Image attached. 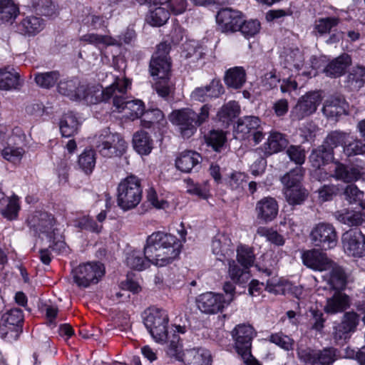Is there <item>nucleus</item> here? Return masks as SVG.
Here are the masks:
<instances>
[{"label":"nucleus","mask_w":365,"mask_h":365,"mask_svg":"<svg viewBox=\"0 0 365 365\" xmlns=\"http://www.w3.org/2000/svg\"><path fill=\"white\" fill-rule=\"evenodd\" d=\"M181 248L182 243L175 235L158 231L148 237L144 250L152 264L164 267L179 256Z\"/></svg>","instance_id":"f257e3e1"},{"label":"nucleus","mask_w":365,"mask_h":365,"mask_svg":"<svg viewBox=\"0 0 365 365\" xmlns=\"http://www.w3.org/2000/svg\"><path fill=\"white\" fill-rule=\"evenodd\" d=\"M303 264L308 268L318 272H327L323 277L334 289H342L346 284L343 269L330 259L326 253L317 249L306 250L302 254Z\"/></svg>","instance_id":"f03ea898"},{"label":"nucleus","mask_w":365,"mask_h":365,"mask_svg":"<svg viewBox=\"0 0 365 365\" xmlns=\"http://www.w3.org/2000/svg\"><path fill=\"white\" fill-rule=\"evenodd\" d=\"M116 93L113 97V104L115 110L122 113L123 117L134 120L143 115L145 106L142 101L138 99L127 100L125 95L131 86L129 79L125 77L115 78Z\"/></svg>","instance_id":"7ed1b4c3"},{"label":"nucleus","mask_w":365,"mask_h":365,"mask_svg":"<svg viewBox=\"0 0 365 365\" xmlns=\"http://www.w3.org/2000/svg\"><path fill=\"white\" fill-rule=\"evenodd\" d=\"M209 112L210 107L207 105H204L199 113L190 108L177 110L172 112L170 120L178 127L184 138H189L195 133L197 126L208 119Z\"/></svg>","instance_id":"20e7f679"},{"label":"nucleus","mask_w":365,"mask_h":365,"mask_svg":"<svg viewBox=\"0 0 365 365\" xmlns=\"http://www.w3.org/2000/svg\"><path fill=\"white\" fill-rule=\"evenodd\" d=\"M143 189L140 180L129 175L121 180L117 188V203L124 211L135 208L141 201Z\"/></svg>","instance_id":"39448f33"},{"label":"nucleus","mask_w":365,"mask_h":365,"mask_svg":"<svg viewBox=\"0 0 365 365\" xmlns=\"http://www.w3.org/2000/svg\"><path fill=\"white\" fill-rule=\"evenodd\" d=\"M20 133L19 129L14 132L0 125V153L5 160L12 163H19L25 153L21 146L23 136Z\"/></svg>","instance_id":"423d86ee"},{"label":"nucleus","mask_w":365,"mask_h":365,"mask_svg":"<svg viewBox=\"0 0 365 365\" xmlns=\"http://www.w3.org/2000/svg\"><path fill=\"white\" fill-rule=\"evenodd\" d=\"M97 152L105 158H114L122 155L126 150L127 143L118 133H113L108 130H103L95 136L93 142Z\"/></svg>","instance_id":"0eeeda50"},{"label":"nucleus","mask_w":365,"mask_h":365,"mask_svg":"<svg viewBox=\"0 0 365 365\" xmlns=\"http://www.w3.org/2000/svg\"><path fill=\"white\" fill-rule=\"evenodd\" d=\"M168 322L167 312L163 309L152 308L144 313V325L158 343H163L167 339Z\"/></svg>","instance_id":"6e6552de"},{"label":"nucleus","mask_w":365,"mask_h":365,"mask_svg":"<svg viewBox=\"0 0 365 365\" xmlns=\"http://www.w3.org/2000/svg\"><path fill=\"white\" fill-rule=\"evenodd\" d=\"M317 58H312V69L307 71L304 68V56L298 48H289L285 49L281 55V63L285 69H289L297 75H302L307 78H311L317 74L318 66L317 65Z\"/></svg>","instance_id":"1a4fd4ad"},{"label":"nucleus","mask_w":365,"mask_h":365,"mask_svg":"<svg viewBox=\"0 0 365 365\" xmlns=\"http://www.w3.org/2000/svg\"><path fill=\"white\" fill-rule=\"evenodd\" d=\"M72 273L75 283L78 287L86 288L100 281L105 274V267L100 262H87L79 264Z\"/></svg>","instance_id":"9d476101"},{"label":"nucleus","mask_w":365,"mask_h":365,"mask_svg":"<svg viewBox=\"0 0 365 365\" xmlns=\"http://www.w3.org/2000/svg\"><path fill=\"white\" fill-rule=\"evenodd\" d=\"M170 45L165 42L158 46L150 62V72L153 77L160 80L168 78L170 73V61L168 57Z\"/></svg>","instance_id":"9b49d317"},{"label":"nucleus","mask_w":365,"mask_h":365,"mask_svg":"<svg viewBox=\"0 0 365 365\" xmlns=\"http://www.w3.org/2000/svg\"><path fill=\"white\" fill-rule=\"evenodd\" d=\"M255 335L254 328L245 324L237 325L232 331L234 347L242 359H247L251 356L252 341Z\"/></svg>","instance_id":"f8f14e48"},{"label":"nucleus","mask_w":365,"mask_h":365,"mask_svg":"<svg viewBox=\"0 0 365 365\" xmlns=\"http://www.w3.org/2000/svg\"><path fill=\"white\" fill-rule=\"evenodd\" d=\"M309 239L315 247L328 250L336 245L337 234L331 224L319 222L312 227Z\"/></svg>","instance_id":"ddd939ff"},{"label":"nucleus","mask_w":365,"mask_h":365,"mask_svg":"<svg viewBox=\"0 0 365 365\" xmlns=\"http://www.w3.org/2000/svg\"><path fill=\"white\" fill-rule=\"evenodd\" d=\"M115 78H113V83L104 89L100 85H87L83 83V86H81L78 100H83L88 104H96L99 102L108 101L113 98V95L116 93Z\"/></svg>","instance_id":"4468645a"},{"label":"nucleus","mask_w":365,"mask_h":365,"mask_svg":"<svg viewBox=\"0 0 365 365\" xmlns=\"http://www.w3.org/2000/svg\"><path fill=\"white\" fill-rule=\"evenodd\" d=\"M231 298L224 299V294L207 292L197 296L196 304L201 312L215 314L222 312L230 304Z\"/></svg>","instance_id":"2eb2a0df"},{"label":"nucleus","mask_w":365,"mask_h":365,"mask_svg":"<svg viewBox=\"0 0 365 365\" xmlns=\"http://www.w3.org/2000/svg\"><path fill=\"white\" fill-rule=\"evenodd\" d=\"M322 101L319 91L307 93L302 96L291 111V117L294 120H299L314 113Z\"/></svg>","instance_id":"dca6fc26"},{"label":"nucleus","mask_w":365,"mask_h":365,"mask_svg":"<svg viewBox=\"0 0 365 365\" xmlns=\"http://www.w3.org/2000/svg\"><path fill=\"white\" fill-rule=\"evenodd\" d=\"M28 223L31 228L39 235H45L49 239L56 235L58 229L54 227L55 220L52 215L43 211L34 212L29 218Z\"/></svg>","instance_id":"f3484780"},{"label":"nucleus","mask_w":365,"mask_h":365,"mask_svg":"<svg viewBox=\"0 0 365 365\" xmlns=\"http://www.w3.org/2000/svg\"><path fill=\"white\" fill-rule=\"evenodd\" d=\"M344 251L353 257L365 255V236L358 228L351 229L342 235Z\"/></svg>","instance_id":"a211bd4d"},{"label":"nucleus","mask_w":365,"mask_h":365,"mask_svg":"<svg viewBox=\"0 0 365 365\" xmlns=\"http://www.w3.org/2000/svg\"><path fill=\"white\" fill-rule=\"evenodd\" d=\"M216 21L222 32L233 33L239 30L242 18L240 11L226 8L218 11Z\"/></svg>","instance_id":"6ab92c4d"},{"label":"nucleus","mask_w":365,"mask_h":365,"mask_svg":"<svg viewBox=\"0 0 365 365\" xmlns=\"http://www.w3.org/2000/svg\"><path fill=\"white\" fill-rule=\"evenodd\" d=\"M279 205L272 197H264L259 200L255 207L257 218L265 223L273 221L277 216Z\"/></svg>","instance_id":"aec40b11"},{"label":"nucleus","mask_w":365,"mask_h":365,"mask_svg":"<svg viewBox=\"0 0 365 365\" xmlns=\"http://www.w3.org/2000/svg\"><path fill=\"white\" fill-rule=\"evenodd\" d=\"M334 171V178L346 183L355 182L364 174L363 168L359 166H347L339 162H335L329 169Z\"/></svg>","instance_id":"412c9836"},{"label":"nucleus","mask_w":365,"mask_h":365,"mask_svg":"<svg viewBox=\"0 0 365 365\" xmlns=\"http://www.w3.org/2000/svg\"><path fill=\"white\" fill-rule=\"evenodd\" d=\"M173 331V338L168 341L165 349L166 356L171 360L184 363L185 349H182L180 339L175 333L184 334L185 332V327L180 325L175 326Z\"/></svg>","instance_id":"4be33fe9"},{"label":"nucleus","mask_w":365,"mask_h":365,"mask_svg":"<svg viewBox=\"0 0 365 365\" xmlns=\"http://www.w3.org/2000/svg\"><path fill=\"white\" fill-rule=\"evenodd\" d=\"M211 250L220 261L229 257L234 251L230 237L225 233H217L212 240Z\"/></svg>","instance_id":"5701e85b"},{"label":"nucleus","mask_w":365,"mask_h":365,"mask_svg":"<svg viewBox=\"0 0 365 365\" xmlns=\"http://www.w3.org/2000/svg\"><path fill=\"white\" fill-rule=\"evenodd\" d=\"M20 208L19 198L17 195L7 197L0 189V212L4 217L9 220H16Z\"/></svg>","instance_id":"b1692460"},{"label":"nucleus","mask_w":365,"mask_h":365,"mask_svg":"<svg viewBox=\"0 0 365 365\" xmlns=\"http://www.w3.org/2000/svg\"><path fill=\"white\" fill-rule=\"evenodd\" d=\"M185 365H212V356L210 351L203 347L185 349Z\"/></svg>","instance_id":"393cba45"},{"label":"nucleus","mask_w":365,"mask_h":365,"mask_svg":"<svg viewBox=\"0 0 365 365\" xmlns=\"http://www.w3.org/2000/svg\"><path fill=\"white\" fill-rule=\"evenodd\" d=\"M45 27L44 21L38 16H27L17 25L18 31L25 36H34Z\"/></svg>","instance_id":"a878e982"},{"label":"nucleus","mask_w":365,"mask_h":365,"mask_svg":"<svg viewBox=\"0 0 365 365\" xmlns=\"http://www.w3.org/2000/svg\"><path fill=\"white\" fill-rule=\"evenodd\" d=\"M322 112L327 118H334L346 114L348 103L341 96H331L325 101Z\"/></svg>","instance_id":"bb28decb"},{"label":"nucleus","mask_w":365,"mask_h":365,"mask_svg":"<svg viewBox=\"0 0 365 365\" xmlns=\"http://www.w3.org/2000/svg\"><path fill=\"white\" fill-rule=\"evenodd\" d=\"M202 160L200 155L192 150H185L179 155L175 160L177 168L184 173H190L197 166Z\"/></svg>","instance_id":"cd10ccee"},{"label":"nucleus","mask_w":365,"mask_h":365,"mask_svg":"<svg viewBox=\"0 0 365 365\" xmlns=\"http://www.w3.org/2000/svg\"><path fill=\"white\" fill-rule=\"evenodd\" d=\"M351 63L348 54H342L330 61L323 69L327 76L336 78L343 75Z\"/></svg>","instance_id":"c85d7f7f"},{"label":"nucleus","mask_w":365,"mask_h":365,"mask_svg":"<svg viewBox=\"0 0 365 365\" xmlns=\"http://www.w3.org/2000/svg\"><path fill=\"white\" fill-rule=\"evenodd\" d=\"M20 85V76L15 68L11 66L0 68V90L17 89Z\"/></svg>","instance_id":"c756f323"},{"label":"nucleus","mask_w":365,"mask_h":365,"mask_svg":"<svg viewBox=\"0 0 365 365\" xmlns=\"http://www.w3.org/2000/svg\"><path fill=\"white\" fill-rule=\"evenodd\" d=\"M287 144L288 141L284 135L277 131H272L263 145V150L265 155H271L284 149Z\"/></svg>","instance_id":"7c9ffc66"},{"label":"nucleus","mask_w":365,"mask_h":365,"mask_svg":"<svg viewBox=\"0 0 365 365\" xmlns=\"http://www.w3.org/2000/svg\"><path fill=\"white\" fill-rule=\"evenodd\" d=\"M82 83L78 78L64 79L58 84V91L72 101H78Z\"/></svg>","instance_id":"2f4dec72"},{"label":"nucleus","mask_w":365,"mask_h":365,"mask_svg":"<svg viewBox=\"0 0 365 365\" xmlns=\"http://www.w3.org/2000/svg\"><path fill=\"white\" fill-rule=\"evenodd\" d=\"M133 145L135 150L141 155H148L153 149V140L148 133L140 130L134 133Z\"/></svg>","instance_id":"473e14b6"},{"label":"nucleus","mask_w":365,"mask_h":365,"mask_svg":"<svg viewBox=\"0 0 365 365\" xmlns=\"http://www.w3.org/2000/svg\"><path fill=\"white\" fill-rule=\"evenodd\" d=\"M79 126L80 123L76 115L72 112L65 113L61 117L59 122V128L61 135L66 138L75 135Z\"/></svg>","instance_id":"72a5a7b5"},{"label":"nucleus","mask_w":365,"mask_h":365,"mask_svg":"<svg viewBox=\"0 0 365 365\" xmlns=\"http://www.w3.org/2000/svg\"><path fill=\"white\" fill-rule=\"evenodd\" d=\"M225 83L235 89L241 88L246 81V73L243 67L235 66L228 69L225 76Z\"/></svg>","instance_id":"f704fd0d"},{"label":"nucleus","mask_w":365,"mask_h":365,"mask_svg":"<svg viewBox=\"0 0 365 365\" xmlns=\"http://www.w3.org/2000/svg\"><path fill=\"white\" fill-rule=\"evenodd\" d=\"M334 158V151L330 148L320 145L312 150L309 155V161L314 168H319L325 165Z\"/></svg>","instance_id":"c9c22d12"},{"label":"nucleus","mask_w":365,"mask_h":365,"mask_svg":"<svg viewBox=\"0 0 365 365\" xmlns=\"http://www.w3.org/2000/svg\"><path fill=\"white\" fill-rule=\"evenodd\" d=\"M164 6L165 4L149 8V13L146 18L149 24L153 26H161L167 22L170 17V11Z\"/></svg>","instance_id":"e433bc0d"},{"label":"nucleus","mask_w":365,"mask_h":365,"mask_svg":"<svg viewBox=\"0 0 365 365\" xmlns=\"http://www.w3.org/2000/svg\"><path fill=\"white\" fill-rule=\"evenodd\" d=\"M261 121L258 117L245 116L239 120L236 132L237 134H241L240 138H246L256 129H259Z\"/></svg>","instance_id":"4c0bfd02"},{"label":"nucleus","mask_w":365,"mask_h":365,"mask_svg":"<svg viewBox=\"0 0 365 365\" xmlns=\"http://www.w3.org/2000/svg\"><path fill=\"white\" fill-rule=\"evenodd\" d=\"M125 261L128 267L138 271L145 269L152 264L151 261L145 256L144 250L143 253L136 250L128 252Z\"/></svg>","instance_id":"58836bf2"},{"label":"nucleus","mask_w":365,"mask_h":365,"mask_svg":"<svg viewBox=\"0 0 365 365\" xmlns=\"http://www.w3.org/2000/svg\"><path fill=\"white\" fill-rule=\"evenodd\" d=\"M19 14V8L13 0H0V23H12Z\"/></svg>","instance_id":"ea45409f"},{"label":"nucleus","mask_w":365,"mask_h":365,"mask_svg":"<svg viewBox=\"0 0 365 365\" xmlns=\"http://www.w3.org/2000/svg\"><path fill=\"white\" fill-rule=\"evenodd\" d=\"M348 306V297L341 293H336L332 297L327 299L324 311L327 314H334L343 312Z\"/></svg>","instance_id":"a19ab883"},{"label":"nucleus","mask_w":365,"mask_h":365,"mask_svg":"<svg viewBox=\"0 0 365 365\" xmlns=\"http://www.w3.org/2000/svg\"><path fill=\"white\" fill-rule=\"evenodd\" d=\"M282 191L286 201L290 205H301L308 196V192L303 185L283 188Z\"/></svg>","instance_id":"79ce46f5"},{"label":"nucleus","mask_w":365,"mask_h":365,"mask_svg":"<svg viewBox=\"0 0 365 365\" xmlns=\"http://www.w3.org/2000/svg\"><path fill=\"white\" fill-rule=\"evenodd\" d=\"M334 217L339 222L349 226H357L365 221V215L353 210L337 211L334 213Z\"/></svg>","instance_id":"37998d69"},{"label":"nucleus","mask_w":365,"mask_h":365,"mask_svg":"<svg viewBox=\"0 0 365 365\" xmlns=\"http://www.w3.org/2000/svg\"><path fill=\"white\" fill-rule=\"evenodd\" d=\"M304 174V170L301 166H297L284 174L280 181L283 188L293 187L294 186H302V182Z\"/></svg>","instance_id":"c03bdc74"},{"label":"nucleus","mask_w":365,"mask_h":365,"mask_svg":"<svg viewBox=\"0 0 365 365\" xmlns=\"http://www.w3.org/2000/svg\"><path fill=\"white\" fill-rule=\"evenodd\" d=\"M80 41L94 45L96 47L113 46L118 42L115 38L108 35H100L93 33H89L83 35Z\"/></svg>","instance_id":"a18cd8bd"},{"label":"nucleus","mask_w":365,"mask_h":365,"mask_svg":"<svg viewBox=\"0 0 365 365\" xmlns=\"http://www.w3.org/2000/svg\"><path fill=\"white\" fill-rule=\"evenodd\" d=\"M228 274L235 283L243 284L250 279V272L247 267L240 268L234 260L229 261Z\"/></svg>","instance_id":"49530a36"},{"label":"nucleus","mask_w":365,"mask_h":365,"mask_svg":"<svg viewBox=\"0 0 365 365\" xmlns=\"http://www.w3.org/2000/svg\"><path fill=\"white\" fill-rule=\"evenodd\" d=\"M349 138V134L339 130H334L327 135L322 145L327 147V148H330L334 151V148L339 145L344 146L346 142V140Z\"/></svg>","instance_id":"de8ad7c7"},{"label":"nucleus","mask_w":365,"mask_h":365,"mask_svg":"<svg viewBox=\"0 0 365 365\" xmlns=\"http://www.w3.org/2000/svg\"><path fill=\"white\" fill-rule=\"evenodd\" d=\"M240 113V106L236 101H229L217 113L218 118L223 123H229Z\"/></svg>","instance_id":"09e8293b"},{"label":"nucleus","mask_w":365,"mask_h":365,"mask_svg":"<svg viewBox=\"0 0 365 365\" xmlns=\"http://www.w3.org/2000/svg\"><path fill=\"white\" fill-rule=\"evenodd\" d=\"M344 145V153L347 156H354L365 153V143L361 140L354 138L349 135Z\"/></svg>","instance_id":"8fccbe9b"},{"label":"nucleus","mask_w":365,"mask_h":365,"mask_svg":"<svg viewBox=\"0 0 365 365\" xmlns=\"http://www.w3.org/2000/svg\"><path fill=\"white\" fill-rule=\"evenodd\" d=\"M344 196L346 200L351 204H359L365 210V200H363L364 192L358 189L354 185H347L344 190Z\"/></svg>","instance_id":"3c124183"},{"label":"nucleus","mask_w":365,"mask_h":365,"mask_svg":"<svg viewBox=\"0 0 365 365\" xmlns=\"http://www.w3.org/2000/svg\"><path fill=\"white\" fill-rule=\"evenodd\" d=\"M57 71L38 73L35 75L36 84L42 88H49L53 87L59 78Z\"/></svg>","instance_id":"603ef678"},{"label":"nucleus","mask_w":365,"mask_h":365,"mask_svg":"<svg viewBox=\"0 0 365 365\" xmlns=\"http://www.w3.org/2000/svg\"><path fill=\"white\" fill-rule=\"evenodd\" d=\"M336 350L333 348L324 349L316 352L312 365H331L335 361Z\"/></svg>","instance_id":"864d4df0"},{"label":"nucleus","mask_w":365,"mask_h":365,"mask_svg":"<svg viewBox=\"0 0 365 365\" xmlns=\"http://www.w3.org/2000/svg\"><path fill=\"white\" fill-rule=\"evenodd\" d=\"M269 341L285 351H291L294 349V339L282 332L272 334Z\"/></svg>","instance_id":"5fc2aeb1"},{"label":"nucleus","mask_w":365,"mask_h":365,"mask_svg":"<svg viewBox=\"0 0 365 365\" xmlns=\"http://www.w3.org/2000/svg\"><path fill=\"white\" fill-rule=\"evenodd\" d=\"M143 125L150 128L153 123H161L165 122L163 113L158 108H153L143 112Z\"/></svg>","instance_id":"6e6d98bb"},{"label":"nucleus","mask_w":365,"mask_h":365,"mask_svg":"<svg viewBox=\"0 0 365 365\" xmlns=\"http://www.w3.org/2000/svg\"><path fill=\"white\" fill-rule=\"evenodd\" d=\"M237 259L242 267L250 268L253 265L255 257L251 248L241 245L237 250Z\"/></svg>","instance_id":"4d7b16f0"},{"label":"nucleus","mask_w":365,"mask_h":365,"mask_svg":"<svg viewBox=\"0 0 365 365\" xmlns=\"http://www.w3.org/2000/svg\"><path fill=\"white\" fill-rule=\"evenodd\" d=\"M83 13L84 14L82 23L91 29L96 30L106 26V21L103 19L104 17L90 12V10L88 9H86V11H83Z\"/></svg>","instance_id":"13d9d810"},{"label":"nucleus","mask_w":365,"mask_h":365,"mask_svg":"<svg viewBox=\"0 0 365 365\" xmlns=\"http://www.w3.org/2000/svg\"><path fill=\"white\" fill-rule=\"evenodd\" d=\"M78 165L85 173H91L96 165L94 151L91 149L85 150L78 158Z\"/></svg>","instance_id":"bf43d9fd"},{"label":"nucleus","mask_w":365,"mask_h":365,"mask_svg":"<svg viewBox=\"0 0 365 365\" xmlns=\"http://www.w3.org/2000/svg\"><path fill=\"white\" fill-rule=\"evenodd\" d=\"M339 22L336 17L321 18L315 21L314 30L321 35L328 34Z\"/></svg>","instance_id":"052dcab7"},{"label":"nucleus","mask_w":365,"mask_h":365,"mask_svg":"<svg viewBox=\"0 0 365 365\" xmlns=\"http://www.w3.org/2000/svg\"><path fill=\"white\" fill-rule=\"evenodd\" d=\"M348 82L354 89L361 88L365 82V68H353L347 76Z\"/></svg>","instance_id":"680f3d73"},{"label":"nucleus","mask_w":365,"mask_h":365,"mask_svg":"<svg viewBox=\"0 0 365 365\" xmlns=\"http://www.w3.org/2000/svg\"><path fill=\"white\" fill-rule=\"evenodd\" d=\"M257 234L260 237H266L267 241L276 245L281 246L284 243V237L271 228L259 227L257 230Z\"/></svg>","instance_id":"e2e57ef3"},{"label":"nucleus","mask_w":365,"mask_h":365,"mask_svg":"<svg viewBox=\"0 0 365 365\" xmlns=\"http://www.w3.org/2000/svg\"><path fill=\"white\" fill-rule=\"evenodd\" d=\"M260 23L257 20H242L238 31H240L246 38H250L257 34L260 31Z\"/></svg>","instance_id":"0e129e2a"},{"label":"nucleus","mask_w":365,"mask_h":365,"mask_svg":"<svg viewBox=\"0 0 365 365\" xmlns=\"http://www.w3.org/2000/svg\"><path fill=\"white\" fill-rule=\"evenodd\" d=\"M206 140L215 151H220L226 140L225 133L222 130H211L206 137Z\"/></svg>","instance_id":"69168bd1"},{"label":"nucleus","mask_w":365,"mask_h":365,"mask_svg":"<svg viewBox=\"0 0 365 365\" xmlns=\"http://www.w3.org/2000/svg\"><path fill=\"white\" fill-rule=\"evenodd\" d=\"M187 191L190 194L197 195L201 198L205 199L209 195V187L207 182L203 184L194 183L191 180H187Z\"/></svg>","instance_id":"338daca9"},{"label":"nucleus","mask_w":365,"mask_h":365,"mask_svg":"<svg viewBox=\"0 0 365 365\" xmlns=\"http://www.w3.org/2000/svg\"><path fill=\"white\" fill-rule=\"evenodd\" d=\"M23 319L22 310L19 308H13L4 314L1 320L6 324L17 326L22 322Z\"/></svg>","instance_id":"774afa93"}]
</instances>
